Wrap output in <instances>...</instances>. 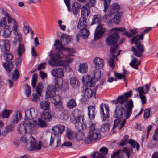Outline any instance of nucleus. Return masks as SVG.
Listing matches in <instances>:
<instances>
[{
    "mask_svg": "<svg viewBox=\"0 0 158 158\" xmlns=\"http://www.w3.org/2000/svg\"><path fill=\"white\" fill-rule=\"evenodd\" d=\"M24 121L22 122L19 127V132L22 134L30 132L37 124L35 120H31L36 116L33 108L27 109L25 111Z\"/></svg>",
    "mask_w": 158,
    "mask_h": 158,
    "instance_id": "obj_1",
    "label": "nucleus"
},
{
    "mask_svg": "<svg viewBox=\"0 0 158 158\" xmlns=\"http://www.w3.org/2000/svg\"><path fill=\"white\" fill-rule=\"evenodd\" d=\"M152 28L151 27L145 28L143 32H142L140 35H138L136 36H134L131 39V42L133 43H134L136 45V47L133 46L132 47L131 50L134 55L136 56L141 57L144 52L143 47L140 43L139 42V41L140 40H143L145 34L149 32Z\"/></svg>",
    "mask_w": 158,
    "mask_h": 158,
    "instance_id": "obj_2",
    "label": "nucleus"
},
{
    "mask_svg": "<svg viewBox=\"0 0 158 158\" xmlns=\"http://www.w3.org/2000/svg\"><path fill=\"white\" fill-rule=\"evenodd\" d=\"M3 51L6 52L4 55L3 57L5 60L8 63H3V66L6 72L10 73L11 69L13 68V65L11 61L13 57V55L10 53H6L10 50V44L9 41L8 40H3Z\"/></svg>",
    "mask_w": 158,
    "mask_h": 158,
    "instance_id": "obj_3",
    "label": "nucleus"
},
{
    "mask_svg": "<svg viewBox=\"0 0 158 158\" xmlns=\"http://www.w3.org/2000/svg\"><path fill=\"white\" fill-rule=\"evenodd\" d=\"M126 110L122 105H117L116 106L113 116L116 119L114 120L113 129L118 126V128L121 130L124 126L126 123V120L124 119L119 125L124 115H126Z\"/></svg>",
    "mask_w": 158,
    "mask_h": 158,
    "instance_id": "obj_4",
    "label": "nucleus"
},
{
    "mask_svg": "<svg viewBox=\"0 0 158 158\" xmlns=\"http://www.w3.org/2000/svg\"><path fill=\"white\" fill-rule=\"evenodd\" d=\"M123 95L119 96L115 101L116 104L119 103L121 104L120 105H124L125 108H127L126 110L125 118L126 119H128L131 116L132 113V109L133 107V103L131 99L128 102Z\"/></svg>",
    "mask_w": 158,
    "mask_h": 158,
    "instance_id": "obj_5",
    "label": "nucleus"
},
{
    "mask_svg": "<svg viewBox=\"0 0 158 158\" xmlns=\"http://www.w3.org/2000/svg\"><path fill=\"white\" fill-rule=\"evenodd\" d=\"M102 18L99 15L94 16L91 24L97 23L98 24L95 32L94 39L95 40L99 39L102 37L105 31V28L101 24Z\"/></svg>",
    "mask_w": 158,
    "mask_h": 158,
    "instance_id": "obj_6",
    "label": "nucleus"
},
{
    "mask_svg": "<svg viewBox=\"0 0 158 158\" xmlns=\"http://www.w3.org/2000/svg\"><path fill=\"white\" fill-rule=\"evenodd\" d=\"M63 57V55L61 53L60 54H54L51 57L48 63L50 66L53 67L64 66L65 65V61L58 60Z\"/></svg>",
    "mask_w": 158,
    "mask_h": 158,
    "instance_id": "obj_7",
    "label": "nucleus"
},
{
    "mask_svg": "<svg viewBox=\"0 0 158 158\" xmlns=\"http://www.w3.org/2000/svg\"><path fill=\"white\" fill-rule=\"evenodd\" d=\"M56 89L52 85H49L47 88L45 98H53L55 101V103H61V97L59 95L56 96Z\"/></svg>",
    "mask_w": 158,
    "mask_h": 158,
    "instance_id": "obj_8",
    "label": "nucleus"
},
{
    "mask_svg": "<svg viewBox=\"0 0 158 158\" xmlns=\"http://www.w3.org/2000/svg\"><path fill=\"white\" fill-rule=\"evenodd\" d=\"M119 38V35L117 32H114L106 38V44L109 46H112L117 42Z\"/></svg>",
    "mask_w": 158,
    "mask_h": 158,
    "instance_id": "obj_9",
    "label": "nucleus"
},
{
    "mask_svg": "<svg viewBox=\"0 0 158 158\" xmlns=\"http://www.w3.org/2000/svg\"><path fill=\"white\" fill-rule=\"evenodd\" d=\"M100 113L102 121L106 120L109 116V107L106 104L102 103L100 106Z\"/></svg>",
    "mask_w": 158,
    "mask_h": 158,
    "instance_id": "obj_10",
    "label": "nucleus"
},
{
    "mask_svg": "<svg viewBox=\"0 0 158 158\" xmlns=\"http://www.w3.org/2000/svg\"><path fill=\"white\" fill-rule=\"evenodd\" d=\"M54 46L56 47V48L60 51H68V55L67 56H73L75 53L74 50L73 49H70L68 48H65L61 42L58 40H56Z\"/></svg>",
    "mask_w": 158,
    "mask_h": 158,
    "instance_id": "obj_11",
    "label": "nucleus"
},
{
    "mask_svg": "<svg viewBox=\"0 0 158 158\" xmlns=\"http://www.w3.org/2000/svg\"><path fill=\"white\" fill-rule=\"evenodd\" d=\"M61 144L60 135H52L50 138L49 145L52 148H55Z\"/></svg>",
    "mask_w": 158,
    "mask_h": 158,
    "instance_id": "obj_12",
    "label": "nucleus"
},
{
    "mask_svg": "<svg viewBox=\"0 0 158 158\" xmlns=\"http://www.w3.org/2000/svg\"><path fill=\"white\" fill-rule=\"evenodd\" d=\"M84 117L82 116H78L75 123V127L77 130L81 131L86 128V126L84 122Z\"/></svg>",
    "mask_w": 158,
    "mask_h": 158,
    "instance_id": "obj_13",
    "label": "nucleus"
},
{
    "mask_svg": "<svg viewBox=\"0 0 158 158\" xmlns=\"http://www.w3.org/2000/svg\"><path fill=\"white\" fill-rule=\"evenodd\" d=\"M31 139L30 142L31 149L33 150H40L42 147V143L41 141H39L37 142L32 136H30Z\"/></svg>",
    "mask_w": 158,
    "mask_h": 158,
    "instance_id": "obj_14",
    "label": "nucleus"
},
{
    "mask_svg": "<svg viewBox=\"0 0 158 158\" xmlns=\"http://www.w3.org/2000/svg\"><path fill=\"white\" fill-rule=\"evenodd\" d=\"M81 81L83 83L86 84L89 87H93L95 84L94 79L89 75L84 76L82 77Z\"/></svg>",
    "mask_w": 158,
    "mask_h": 158,
    "instance_id": "obj_15",
    "label": "nucleus"
},
{
    "mask_svg": "<svg viewBox=\"0 0 158 158\" xmlns=\"http://www.w3.org/2000/svg\"><path fill=\"white\" fill-rule=\"evenodd\" d=\"M89 34V31L86 28L80 29L78 34L76 35L77 41L78 42L80 40V37L83 39H85L88 38Z\"/></svg>",
    "mask_w": 158,
    "mask_h": 158,
    "instance_id": "obj_16",
    "label": "nucleus"
},
{
    "mask_svg": "<svg viewBox=\"0 0 158 158\" xmlns=\"http://www.w3.org/2000/svg\"><path fill=\"white\" fill-rule=\"evenodd\" d=\"M9 20H7V23L9 24L8 26L9 29H11L12 32L19 29L18 23L14 18L12 17Z\"/></svg>",
    "mask_w": 158,
    "mask_h": 158,
    "instance_id": "obj_17",
    "label": "nucleus"
},
{
    "mask_svg": "<svg viewBox=\"0 0 158 158\" xmlns=\"http://www.w3.org/2000/svg\"><path fill=\"white\" fill-rule=\"evenodd\" d=\"M81 89L85 98H90L93 95L94 93L92 90L88 88L86 86H83Z\"/></svg>",
    "mask_w": 158,
    "mask_h": 158,
    "instance_id": "obj_18",
    "label": "nucleus"
},
{
    "mask_svg": "<svg viewBox=\"0 0 158 158\" xmlns=\"http://www.w3.org/2000/svg\"><path fill=\"white\" fill-rule=\"evenodd\" d=\"M135 90L139 93V96L141 99L142 104L143 106L147 102L146 98L144 95L146 93L143 90V87H139L135 89Z\"/></svg>",
    "mask_w": 158,
    "mask_h": 158,
    "instance_id": "obj_19",
    "label": "nucleus"
},
{
    "mask_svg": "<svg viewBox=\"0 0 158 158\" xmlns=\"http://www.w3.org/2000/svg\"><path fill=\"white\" fill-rule=\"evenodd\" d=\"M104 60L99 57H95L93 60V63L96 69H102L103 67Z\"/></svg>",
    "mask_w": 158,
    "mask_h": 158,
    "instance_id": "obj_20",
    "label": "nucleus"
},
{
    "mask_svg": "<svg viewBox=\"0 0 158 158\" xmlns=\"http://www.w3.org/2000/svg\"><path fill=\"white\" fill-rule=\"evenodd\" d=\"M52 76L57 78H61L64 76L63 70L62 68H56L52 69L51 72Z\"/></svg>",
    "mask_w": 158,
    "mask_h": 158,
    "instance_id": "obj_21",
    "label": "nucleus"
},
{
    "mask_svg": "<svg viewBox=\"0 0 158 158\" xmlns=\"http://www.w3.org/2000/svg\"><path fill=\"white\" fill-rule=\"evenodd\" d=\"M22 117L21 113L19 110L17 111L15 114H13L11 118V122L12 124L17 123Z\"/></svg>",
    "mask_w": 158,
    "mask_h": 158,
    "instance_id": "obj_22",
    "label": "nucleus"
},
{
    "mask_svg": "<svg viewBox=\"0 0 158 158\" xmlns=\"http://www.w3.org/2000/svg\"><path fill=\"white\" fill-rule=\"evenodd\" d=\"M65 127L64 125H57L53 127H52L53 131L54 132L53 135L55 134L56 135H57L59 134H61L65 130Z\"/></svg>",
    "mask_w": 158,
    "mask_h": 158,
    "instance_id": "obj_23",
    "label": "nucleus"
},
{
    "mask_svg": "<svg viewBox=\"0 0 158 158\" xmlns=\"http://www.w3.org/2000/svg\"><path fill=\"white\" fill-rule=\"evenodd\" d=\"M41 118L44 120L49 122L52 120V115L51 112L49 111H43L41 115Z\"/></svg>",
    "mask_w": 158,
    "mask_h": 158,
    "instance_id": "obj_24",
    "label": "nucleus"
},
{
    "mask_svg": "<svg viewBox=\"0 0 158 158\" xmlns=\"http://www.w3.org/2000/svg\"><path fill=\"white\" fill-rule=\"evenodd\" d=\"M95 109V107L94 106L90 105L88 107V115L91 120L94 119L95 118L96 114Z\"/></svg>",
    "mask_w": 158,
    "mask_h": 158,
    "instance_id": "obj_25",
    "label": "nucleus"
},
{
    "mask_svg": "<svg viewBox=\"0 0 158 158\" xmlns=\"http://www.w3.org/2000/svg\"><path fill=\"white\" fill-rule=\"evenodd\" d=\"M86 20V19L85 17L80 18L78 23L77 28L79 29L85 28L87 25Z\"/></svg>",
    "mask_w": 158,
    "mask_h": 158,
    "instance_id": "obj_26",
    "label": "nucleus"
},
{
    "mask_svg": "<svg viewBox=\"0 0 158 158\" xmlns=\"http://www.w3.org/2000/svg\"><path fill=\"white\" fill-rule=\"evenodd\" d=\"M101 73L99 69H96L94 70L92 73V78L94 82L98 81L101 77Z\"/></svg>",
    "mask_w": 158,
    "mask_h": 158,
    "instance_id": "obj_27",
    "label": "nucleus"
},
{
    "mask_svg": "<svg viewBox=\"0 0 158 158\" xmlns=\"http://www.w3.org/2000/svg\"><path fill=\"white\" fill-rule=\"evenodd\" d=\"M90 7L88 4H85L82 7L81 14L83 17H88L90 14Z\"/></svg>",
    "mask_w": 158,
    "mask_h": 158,
    "instance_id": "obj_28",
    "label": "nucleus"
},
{
    "mask_svg": "<svg viewBox=\"0 0 158 158\" xmlns=\"http://www.w3.org/2000/svg\"><path fill=\"white\" fill-rule=\"evenodd\" d=\"M120 8V6L117 3H115L112 4L109 8L108 11L110 14H114L117 12Z\"/></svg>",
    "mask_w": 158,
    "mask_h": 158,
    "instance_id": "obj_29",
    "label": "nucleus"
},
{
    "mask_svg": "<svg viewBox=\"0 0 158 158\" xmlns=\"http://www.w3.org/2000/svg\"><path fill=\"white\" fill-rule=\"evenodd\" d=\"M50 103L46 101H42L40 102V109L44 110H49L50 109Z\"/></svg>",
    "mask_w": 158,
    "mask_h": 158,
    "instance_id": "obj_30",
    "label": "nucleus"
},
{
    "mask_svg": "<svg viewBox=\"0 0 158 158\" xmlns=\"http://www.w3.org/2000/svg\"><path fill=\"white\" fill-rule=\"evenodd\" d=\"M132 60L130 63V65L133 68L138 69V66L141 64L140 60H138L136 58H134L133 56H131Z\"/></svg>",
    "mask_w": 158,
    "mask_h": 158,
    "instance_id": "obj_31",
    "label": "nucleus"
},
{
    "mask_svg": "<svg viewBox=\"0 0 158 158\" xmlns=\"http://www.w3.org/2000/svg\"><path fill=\"white\" fill-rule=\"evenodd\" d=\"M62 38L61 41H60L61 44H63L64 45H66L69 44L71 41V38L70 36L69 35L66 34H63L61 37Z\"/></svg>",
    "mask_w": 158,
    "mask_h": 158,
    "instance_id": "obj_32",
    "label": "nucleus"
},
{
    "mask_svg": "<svg viewBox=\"0 0 158 158\" xmlns=\"http://www.w3.org/2000/svg\"><path fill=\"white\" fill-rule=\"evenodd\" d=\"M55 83V86L52 85L56 89V91L58 89H60L63 84V80L61 78H55L54 81Z\"/></svg>",
    "mask_w": 158,
    "mask_h": 158,
    "instance_id": "obj_33",
    "label": "nucleus"
},
{
    "mask_svg": "<svg viewBox=\"0 0 158 158\" xmlns=\"http://www.w3.org/2000/svg\"><path fill=\"white\" fill-rule=\"evenodd\" d=\"M12 31L9 28L8 26H6L3 29V36L6 38L10 37L11 35Z\"/></svg>",
    "mask_w": 158,
    "mask_h": 158,
    "instance_id": "obj_34",
    "label": "nucleus"
},
{
    "mask_svg": "<svg viewBox=\"0 0 158 158\" xmlns=\"http://www.w3.org/2000/svg\"><path fill=\"white\" fill-rule=\"evenodd\" d=\"M79 72L82 74L86 73L88 70V65L86 63L81 64L78 69Z\"/></svg>",
    "mask_w": 158,
    "mask_h": 158,
    "instance_id": "obj_35",
    "label": "nucleus"
},
{
    "mask_svg": "<svg viewBox=\"0 0 158 158\" xmlns=\"http://www.w3.org/2000/svg\"><path fill=\"white\" fill-rule=\"evenodd\" d=\"M70 83L74 88H77L80 86L79 81L75 77H72L70 78Z\"/></svg>",
    "mask_w": 158,
    "mask_h": 158,
    "instance_id": "obj_36",
    "label": "nucleus"
},
{
    "mask_svg": "<svg viewBox=\"0 0 158 158\" xmlns=\"http://www.w3.org/2000/svg\"><path fill=\"white\" fill-rule=\"evenodd\" d=\"M89 135L94 141L99 139L100 137V135L98 131L89 133Z\"/></svg>",
    "mask_w": 158,
    "mask_h": 158,
    "instance_id": "obj_37",
    "label": "nucleus"
},
{
    "mask_svg": "<svg viewBox=\"0 0 158 158\" xmlns=\"http://www.w3.org/2000/svg\"><path fill=\"white\" fill-rule=\"evenodd\" d=\"M66 135L69 139L71 140L75 138V133L72 130L68 129L66 131Z\"/></svg>",
    "mask_w": 158,
    "mask_h": 158,
    "instance_id": "obj_38",
    "label": "nucleus"
},
{
    "mask_svg": "<svg viewBox=\"0 0 158 158\" xmlns=\"http://www.w3.org/2000/svg\"><path fill=\"white\" fill-rule=\"evenodd\" d=\"M128 143L131 145L134 148H136L137 151L139 150L140 145L137 141L135 140L130 139L128 141Z\"/></svg>",
    "mask_w": 158,
    "mask_h": 158,
    "instance_id": "obj_39",
    "label": "nucleus"
},
{
    "mask_svg": "<svg viewBox=\"0 0 158 158\" xmlns=\"http://www.w3.org/2000/svg\"><path fill=\"white\" fill-rule=\"evenodd\" d=\"M76 105V101L74 99H71L66 104L67 107L69 109L74 108Z\"/></svg>",
    "mask_w": 158,
    "mask_h": 158,
    "instance_id": "obj_40",
    "label": "nucleus"
},
{
    "mask_svg": "<svg viewBox=\"0 0 158 158\" xmlns=\"http://www.w3.org/2000/svg\"><path fill=\"white\" fill-rule=\"evenodd\" d=\"M48 122L42 118L38 119V125L40 127L44 128L46 127L47 126Z\"/></svg>",
    "mask_w": 158,
    "mask_h": 158,
    "instance_id": "obj_41",
    "label": "nucleus"
},
{
    "mask_svg": "<svg viewBox=\"0 0 158 158\" xmlns=\"http://www.w3.org/2000/svg\"><path fill=\"white\" fill-rule=\"evenodd\" d=\"M80 6L77 3H73L72 5V11L75 15H76L79 11Z\"/></svg>",
    "mask_w": 158,
    "mask_h": 158,
    "instance_id": "obj_42",
    "label": "nucleus"
},
{
    "mask_svg": "<svg viewBox=\"0 0 158 158\" xmlns=\"http://www.w3.org/2000/svg\"><path fill=\"white\" fill-rule=\"evenodd\" d=\"M25 48L24 45L21 43H19V46L18 49V55L21 56L24 52Z\"/></svg>",
    "mask_w": 158,
    "mask_h": 158,
    "instance_id": "obj_43",
    "label": "nucleus"
},
{
    "mask_svg": "<svg viewBox=\"0 0 158 158\" xmlns=\"http://www.w3.org/2000/svg\"><path fill=\"white\" fill-rule=\"evenodd\" d=\"M12 112V110H8L7 109H5L2 113V116L3 118H8Z\"/></svg>",
    "mask_w": 158,
    "mask_h": 158,
    "instance_id": "obj_44",
    "label": "nucleus"
},
{
    "mask_svg": "<svg viewBox=\"0 0 158 158\" xmlns=\"http://www.w3.org/2000/svg\"><path fill=\"white\" fill-rule=\"evenodd\" d=\"M69 114L67 110H64L60 115V118L63 120H66L69 118Z\"/></svg>",
    "mask_w": 158,
    "mask_h": 158,
    "instance_id": "obj_45",
    "label": "nucleus"
},
{
    "mask_svg": "<svg viewBox=\"0 0 158 158\" xmlns=\"http://www.w3.org/2000/svg\"><path fill=\"white\" fill-rule=\"evenodd\" d=\"M84 136V134L83 133L79 131L77 134H75L74 139H75L77 141H80L83 139Z\"/></svg>",
    "mask_w": 158,
    "mask_h": 158,
    "instance_id": "obj_46",
    "label": "nucleus"
},
{
    "mask_svg": "<svg viewBox=\"0 0 158 158\" xmlns=\"http://www.w3.org/2000/svg\"><path fill=\"white\" fill-rule=\"evenodd\" d=\"M123 152L126 154V156L127 158H130L131 154L133 152V150L131 148L124 147L123 149Z\"/></svg>",
    "mask_w": 158,
    "mask_h": 158,
    "instance_id": "obj_47",
    "label": "nucleus"
},
{
    "mask_svg": "<svg viewBox=\"0 0 158 158\" xmlns=\"http://www.w3.org/2000/svg\"><path fill=\"white\" fill-rule=\"evenodd\" d=\"M24 86L25 94L27 97H29L31 95V87L27 84L25 85Z\"/></svg>",
    "mask_w": 158,
    "mask_h": 158,
    "instance_id": "obj_48",
    "label": "nucleus"
},
{
    "mask_svg": "<svg viewBox=\"0 0 158 158\" xmlns=\"http://www.w3.org/2000/svg\"><path fill=\"white\" fill-rule=\"evenodd\" d=\"M121 15V13H117L114 16L113 20H112L113 22H114L115 24H117L120 21Z\"/></svg>",
    "mask_w": 158,
    "mask_h": 158,
    "instance_id": "obj_49",
    "label": "nucleus"
},
{
    "mask_svg": "<svg viewBox=\"0 0 158 158\" xmlns=\"http://www.w3.org/2000/svg\"><path fill=\"white\" fill-rule=\"evenodd\" d=\"M43 86L42 83L41 82H39L37 85L36 92L40 96L41 95V93L43 89Z\"/></svg>",
    "mask_w": 158,
    "mask_h": 158,
    "instance_id": "obj_50",
    "label": "nucleus"
},
{
    "mask_svg": "<svg viewBox=\"0 0 158 158\" xmlns=\"http://www.w3.org/2000/svg\"><path fill=\"white\" fill-rule=\"evenodd\" d=\"M121 152L120 150H118L114 152V153L111 155V158H123L120 155V153Z\"/></svg>",
    "mask_w": 158,
    "mask_h": 158,
    "instance_id": "obj_51",
    "label": "nucleus"
},
{
    "mask_svg": "<svg viewBox=\"0 0 158 158\" xmlns=\"http://www.w3.org/2000/svg\"><path fill=\"white\" fill-rule=\"evenodd\" d=\"M7 25V21L6 18L3 17L0 18V27H5Z\"/></svg>",
    "mask_w": 158,
    "mask_h": 158,
    "instance_id": "obj_52",
    "label": "nucleus"
},
{
    "mask_svg": "<svg viewBox=\"0 0 158 158\" xmlns=\"http://www.w3.org/2000/svg\"><path fill=\"white\" fill-rule=\"evenodd\" d=\"M1 14L3 15L5 17H7V20H10L9 19L12 18V17L8 13L6 10L3 8L1 9Z\"/></svg>",
    "mask_w": 158,
    "mask_h": 158,
    "instance_id": "obj_53",
    "label": "nucleus"
},
{
    "mask_svg": "<svg viewBox=\"0 0 158 158\" xmlns=\"http://www.w3.org/2000/svg\"><path fill=\"white\" fill-rule=\"evenodd\" d=\"M78 111L72 113L70 115L71 120L72 122H73L75 120L76 121V118L78 116H77V114L78 113Z\"/></svg>",
    "mask_w": 158,
    "mask_h": 158,
    "instance_id": "obj_54",
    "label": "nucleus"
},
{
    "mask_svg": "<svg viewBox=\"0 0 158 158\" xmlns=\"http://www.w3.org/2000/svg\"><path fill=\"white\" fill-rule=\"evenodd\" d=\"M103 19L107 23H113V20L111 19V15H105L103 17Z\"/></svg>",
    "mask_w": 158,
    "mask_h": 158,
    "instance_id": "obj_55",
    "label": "nucleus"
},
{
    "mask_svg": "<svg viewBox=\"0 0 158 158\" xmlns=\"http://www.w3.org/2000/svg\"><path fill=\"white\" fill-rule=\"evenodd\" d=\"M99 151L101 152V153H100V154L103 156L105 158V155L108 153V149L106 147H103L100 149Z\"/></svg>",
    "mask_w": 158,
    "mask_h": 158,
    "instance_id": "obj_56",
    "label": "nucleus"
},
{
    "mask_svg": "<svg viewBox=\"0 0 158 158\" xmlns=\"http://www.w3.org/2000/svg\"><path fill=\"white\" fill-rule=\"evenodd\" d=\"M23 24L24 25L23 28L24 32L25 34H27L29 31V27L28 24L26 21L23 22Z\"/></svg>",
    "mask_w": 158,
    "mask_h": 158,
    "instance_id": "obj_57",
    "label": "nucleus"
},
{
    "mask_svg": "<svg viewBox=\"0 0 158 158\" xmlns=\"http://www.w3.org/2000/svg\"><path fill=\"white\" fill-rule=\"evenodd\" d=\"M22 40L23 38L22 35L14 37V41H13V44H14L15 45H16L18 41L19 42V43H21L22 42Z\"/></svg>",
    "mask_w": 158,
    "mask_h": 158,
    "instance_id": "obj_58",
    "label": "nucleus"
},
{
    "mask_svg": "<svg viewBox=\"0 0 158 158\" xmlns=\"http://www.w3.org/2000/svg\"><path fill=\"white\" fill-rule=\"evenodd\" d=\"M115 57V56H112L109 60V65L112 69H113L115 67L114 62Z\"/></svg>",
    "mask_w": 158,
    "mask_h": 158,
    "instance_id": "obj_59",
    "label": "nucleus"
},
{
    "mask_svg": "<svg viewBox=\"0 0 158 158\" xmlns=\"http://www.w3.org/2000/svg\"><path fill=\"white\" fill-rule=\"evenodd\" d=\"M19 73L17 69H15L12 76V79L14 81H16L19 77Z\"/></svg>",
    "mask_w": 158,
    "mask_h": 158,
    "instance_id": "obj_60",
    "label": "nucleus"
},
{
    "mask_svg": "<svg viewBox=\"0 0 158 158\" xmlns=\"http://www.w3.org/2000/svg\"><path fill=\"white\" fill-rule=\"evenodd\" d=\"M118 49V48L117 45L111 47L110 48V53L112 54V56H114L115 57V56L114 55V54Z\"/></svg>",
    "mask_w": 158,
    "mask_h": 158,
    "instance_id": "obj_61",
    "label": "nucleus"
},
{
    "mask_svg": "<svg viewBox=\"0 0 158 158\" xmlns=\"http://www.w3.org/2000/svg\"><path fill=\"white\" fill-rule=\"evenodd\" d=\"M111 31H116V32H123L126 31V29L124 27H115L112 29Z\"/></svg>",
    "mask_w": 158,
    "mask_h": 158,
    "instance_id": "obj_62",
    "label": "nucleus"
},
{
    "mask_svg": "<svg viewBox=\"0 0 158 158\" xmlns=\"http://www.w3.org/2000/svg\"><path fill=\"white\" fill-rule=\"evenodd\" d=\"M150 109L149 108L146 109L145 110L143 114V117L145 119H146L149 117L150 116Z\"/></svg>",
    "mask_w": 158,
    "mask_h": 158,
    "instance_id": "obj_63",
    "label": "nucleus"
},
{
    "mask_svg": "<svg viewBox=\"0 0 158 158\" xmlns=\"http://www.w3.org/2000/svg\"><path fill=\"white\" fill-rule=\"evenodd\" d=\"M108 125L107 124H104L102 125L101 128V131L104 132L109 131Z\"/></svg>",
    "mask_w": 158,
    "mask_h": 158,
    "instance_id": "obj_64",
    "label": "nucleus"
}]
</instances>
